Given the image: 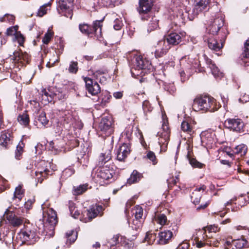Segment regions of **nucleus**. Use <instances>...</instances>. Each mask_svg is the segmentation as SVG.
<instances>
[{"label":"nucleus","instance_id":"obj_51","mask_svg":"<svg viewBox=\"0 0 249 249\" xmlns=\"http://www.w3.org/2000/svg\"><path fill=\"white\" fill-rule=\"evenodd\" d=\"M243 55L245 57H249V39H248L244 44Z\"/></svg>","mask_w":249,"mask_h":249},{"label":"nucleus","instance_id":"obj_6","mask_svg":"<svg viewBox=\"0 0 249 249\" xmlns=\"http://www.w3.org/2000/svg\"><path fill=\"white\" fill-rule=\"evenodd\" d=\"M99 129L103 137L110 136L113 132L112 119L106 117L103 118L99 123Z\"/></svg>","mask_w":249,"mask_h":249},{"label":"nucleus","instance_id":"obj_8","mask_svg":"<svg viewBox=\"0 0 249 249\" xmlns=\"http://www.w3.org/2000/svg\"><path fill=\"white\" fill-rule=\"evenodd\" d=\"M162 127V132H159L158 133V135L159 137L158 142L161 149L165 150L168 143L170 134L167 123L165 121H163Z\"/></svg>","mask_w":249,"mask_h":249},{"label":"nucleus","instance_id":"obj_52","mask_svg":"<svg viewBox=\"0 0 249 249\" xmlns=\"http://www.w3.org/2000/svg\"><path fill=\"white\" fill-rule=\"evenodd\" d=\"M189 162L190 164L193 167H197L199 168H201L202 167L203 164L199 162V161H197L195 159H191L189 160Z\"/></svg>","mask_w":249,"mask_h":249},{"label":"nucleus","instance_id":"obj_62","mask_svg":"<svg viewBox=\"0 0 249 249\" xmlns=\"http://www.w3.org/2000/svg\"><path fill=\"white\" fill-rule=\"evenodd\" d=\"M220 96L224 107H225L228 102V95L226 92H223L220 94Z\"/></svg>","mask_w":249,"mask_h":249},{"label":"nucleus","instance_id":"obj_29","mask_svg":"<svg viewBox=\"0 0 249 249\" xmlns=\"http://www.w3.org/2000/svg\"><path fill=\"white\" fill-rule=\"evenodd\" d=\"M142 177V175L141 174L136 170H134L131 174L130 178L127 179V183L130 185L136 183L140 180Z\"/></svg>","mask_w":249,"mask_h":249},{"label":"nucleus","instance_id":"obj_50","mask_svg":"<svg viewBox=\"0 0 249 249\" xmlns=\"http://www.w3.org/2000/svg\"><path fill=\"white\" fill-rule=\"evenodd\" d=\"M78 70L77 62L71 61L69 68V71L71 73H75Z\"/></svg>","mask_w":249,"mask_h":249},{"label":"nucleus","instance_id":"obj_37","mask_svg":"<svg viewBox=\"0 0 249 249\" xmlns=\"http://www.w3.org/2000/svg\"><path fill=\"white\" fill-rule=\"evenodd\" d=\"M11 56L12 57L11 59H13L14 60L22 62V60H23L24 56L27 57L28 54L26 53H21L19 52H15L13 53V56Z\"/></svg>","mask_w":249,"mask_h":249},{"label":"nucleus","instance_id":"obj_10","mask_svg":"<svg viewBox=\"0 0 249 249\" xmlns=\"http://www.w3.org/2000/svg\"><path fill=\"white\" fill-rule=\"evenodd\" d=\"M224 21L222 17H218L212 19L207 28L208 33L213 36L216 35L219 29L223 26Z\"/></svg>","mask_w":249,"mask_h":249},{"label":"nucleus","instance_id":"obj_54","mask_svg":"<svg viewBox=\"0 0 249 249\" xmlns=\"http://www.w3.org/2000/svg\"><path fill=\"white\" fill-rule=\"evenodd\" d=\"M18 26L11 27L7 29L6 34L8 36H15L18 32Z\"/></svg>","mask_w":249,"mask_h":249},{"label":"nucleus","instance_id":"obj_11","mask_svg":"<svg viewBox=\"0 0 249 249\" xmlns=\"http://www.w3.org/2000/svg\"><path fill=\"white\" fill-rule=\"evenodd\" d=\"M84 79L86 89L89 94L96 95L100 92L101 88L97 81H93L91 78L89 77H84Z\"/></svg>","mask_w":249,"mask_h":249},{"label":"nucleus","instance_id":"obj_30","mask_svg":"<svg viewBox=\"0 0 249 249\" xmlns=\"http://www.w3.org/2000/svg\"><path fill=\"white\" fill-rule=\"evenodd\" d=\"M11 135L9 133L3 132L0 136V144L5 147L10 143Z\"/></svg>","mask_w":249,"mask_h":249},{"label":"nucleus","instance_id":"obj_25","mask_svg":"<svg viewBox=\"0 0 249 249\" xmlns=\"http://www.w3.org/2000/svg\"><path fill=\"white\" fill-rule=\"evenodd\" d=\"M207 41L209 48L213 50L217 51L223 47V42L218 43L215 38L208 37Z\"/></svg>","mask_w":249,"mask_h":249},{"label":"nucleus","instance_id":"obj_14","mask_svg":"<svg viewBox=\"0 0 249 249\" xmlns=\"http://www.w3.org/2000/svg\"><path fill=\"white\" fill-rule=\"evenodd\" d=\"M248 241L245 238H241L237 240L227 241L225 244L226 249H240L244 247H249Z\"/></svg>","mask_w":249,"mask_h":249},{"label":"nucleus","instance_id":"obj_16","mask_svg":"<svg viewBox=\"0 0 249 249\" xmlns=\"http://www.w3.org/2000/svg\"><path fill=\"white\" fill-rule=\"evenodd\" d=\"M4 217L6 218L13 227H18L23 223V219L15 215V214L7 210L4 214Z\"/></svg>","mask_w":249,"mask_h":249},{"label":"nucleus","instance_id":"obj_36","mask_svg":"<svg viewBox=\"0 0 249 249\" xmlns=\"http://www.w3.org/2000/svg\"><path fill=\"white\" fill-rule=\"evenodd\" d=\"M156 234L152 231H148L146 233L144 241L147 242L149 245H152L155 241Z\"/></svg>","mask_w":249,"mask_h":249},{"label":"nucleus","instance_id":"obj_44","mask_svg":"<svg viewBox=\"0 0 249 249\" xmlns=\"http://www.w3.org/2000/svg\"><path fill=\"white\" fill-rule=\"evenodd\" d=\"M70 211L71 216L74 218H77L79 215L80 212L73 205L70 206Z\"/></svg>","mask_w":249,"mask_h":249},{"label":"nucleus","instance_id":"obj_24","mask_svg":"<svg viewBox=\"0 0 249 249\" xmlns=\"http://www.w3.org/2000/svg\"><path fill=\"white\" fill-rule=\"evenodd\" d=\"M19 235L20 237L22 238L24 241L33 240V241H36L37 238L36 233L30 230L21 231Z\"/></svg>","mask_w":249,"mask_h":249},{"label":"nucleus","instance_id":"obj_27","mask_svg":"<svg viewBox=\"0 0 249 249\" xmlns=\"http://www.w3.org/2000/svg\"><path fill=\"white\" fill-rule=\"evenodd\" d=\"M77 237V233L74 230L68 231L66 233V245L69 246L75 242Z\"/></svg>","mask_w":249,"mask_h":249},{"label":"nucleus","instance_id":"obj_57","mask_svg":"<svg viewBox=\"0 0 249 249\" xmlns=\"http://www.w3.org/2000/svg\"><path fill=\"white\" fill-rule=\"evenodd\" d=\"M74 173V170L71 168H68L65 169L62 173V176L65 177H70Z\"/></svg>","mask_w":249,"mask_h":249},{"label":"nucleus","instance_id":"obj_4","mask_svg":"<svg viewBox=\"0 0 249 249\" xmlns=\"http://www.w3.org/2000/svg\"><path fill=\"white\" fill-rule=\"evenodd\" d=\"M102 23L100 21H96L93 23V27H90L87 24H80L79 26L80 31L86 35L94 34L98 39L102 37L101 27Z\"/></svg>","mask_w":249,"mask_h":249},{"label":"nucleus","instance_id":"obj_28","mask_svg":"<svg viewBox=\"0 0 249 249\" xmlns=\"http://www.w3.org/2000/svg\"><path fill=\"white\" fill-rule=\"evenodd\" d=\"M49 172V171L47 169L38 168L35 172L36 179L38 182L41 183Z\"/></svg>","mask_w":249,"mask_h":249},{"label":"nucleus","instance_id":"obj_26","mask_svg":"<svg viewBox=\"0 0 249 249\" xmlns=\"http://www.w3.org/2000/svg\"><path fill=\"white\" fill-rule=\"evenodd\" d=\"M206 61L209 67L211 70L212 74L215 78H220L223 76V73L220 71L218 68L212 62L211 60L207 59Z\"/></svg>","mask_w":249,"mask_h":249},{"label":"nucleus","instance_id":"obj_22","mask_svg":"<svg viewBox=\"0 0 249 249\" xmlns=\"http://www.w3.org/2000/svg\"><path fill=\"white\" fill-rule=\"evenodd\" d=\"M103 207L100 205H92L87 212V216L90 220L96 217L102 212Z\"/></svg>","mask_w":249,"mask_h":249},{"label":"nucleus","instance_id":"obj_9","mask_svg":"<svg viewBox=\"0 0 249 249\" xmlns=\"http://www.w3.org/2000/svg\"><path fill=\"white\" fill-rule=\"evenodd\" d=\"M181 65L183 66V69L188 73V75H190L193 71L196 70L198 66L197 60L193 59L190 57H188L187 60L186 56L182 57L180 60Z\"/></svg>","mask_w":249,"mask_h":249},{"label":"nucleus","instance_id":"obj_55","mask_svg":"<svg viewBox=\"0 0 249 249\" xmlns=\"http://www.w3.org/2000/svg\"><path fill=\"white\" fill-rule=\"evenodd\" d=\"M15 36L19 45L20 46L23 45L24 42V38L23 36L20 33L17 32Z\"/></svg>","mask_w":249,"mask_h":249},{"label":"nucleus","instance_id":"obj_39","mask_svg":"<svg viewBox=\"0 0 249 249\" xmlns=\"http://www.w3.org/2000/svg\"><path fill=\"white\" fill-rule=\"evenodd\" d=\"M133 214L135 218L141 219L143 215V209L139 205L136 206L133 210Z\"/></svg>","mask_w":249,"mask_h":249},{"label":"nucleus","instance_id":"obj_32","mask_svg":"<svg viewBox=\"0 0 249 249\" xmlns=\"http://www.w3.org/2000/svg\"><path fill=\"white\" fill-rule=\"evenodd\" d=\"M247 146L244 144H241L237 145L235 148V153L240 155V156H244L247 152Z\"/></svg>","mask_w":249,"mask_h":249},{"label":"nucleus","instance_id":"obj_41","mask_svg":"<svg viewBox=\"0 0 249 249\" xmlns=\"http://www.w3.org/2000/svg\"><path fill=\"white\" fill-rule=\"evenodd\" d=\"M181 128L182 130L184 132H185L190 135L191 134L192 128L187 122L183 121L181 123Z\"/></svg>","mask_w":249,"mask_h":249},{"label":"nucleus","instance_id":"obj_56","mask_svg":"<svg viewBox=\"0 0 249 249\" xmlns=\"http://www.w3.org/2000/svg\"><path fill=\"white\" fill-rule=\"evenodd\" d=\"M53 36V34L48 31L44 35V37L42 39V41L44 44H48L50 40H51L52 37Z\"/></svg>","mask_w":249,"mask_h":249},{"label":"nucleus","instance_id":"obj_1","mask_svg":"<svg viewBox=\"0 0 249 249\" xmlns=\"http://www.w3.org/2000/svg\"><path fill=\"white\" fill-rule=\"evenodd\" d=\"M193 107L196 111L202 110L204 112H213L219 108V106L216 105L215 100L213 98L204 96L196 98L194 101Z\"/></svg>","mask_w":249,"mask_h":249},{"label":"nucleus","instance_id":"obj_31","mask_svg":"<svg viewBox=\"0 0 249 249\" xmlns=\"http://www.w3.org/2000/svg\"><path fill=\"white\" fill-rule=\"evenodd\" d=\"M24 191L22 189V185H19L16 187L14 193L13 199H18L20 200L24 196Z\"/></svg>","mask_w":249,"mask_h":249},{"label":"nucleus","instance_id":"obj_19","mask_svg":"<svg viewBox=\"0 0 249 249\" xmlns=\"http://www.w3.org/2000/svg\"><path fill=\"white\" fill-rule=\"evenodd\" d=\"M130 151L129 146L125 143L121 145L118 150L117 159L119 161L123 160L127 157Z\"/></svg>","mask_w":249,"mask_h":249},{"label":"nucleus","instance_id":"obj_18","mask_svg":"<svg viewBox=\"0 0 249 249\" xmlns=\"http://www.w3.org/2000/svg\"><path fill=\"white\" fill-rule=\"evenodd\" d=\"M138 11L140 14H146L149 12L152 7V0H139Z\"/></svg>","mask_w":249,"mask_h":249},{"label":"nucleus","instance_id":"obj_23","mask_svg":"<svg viewBox=\"0 0 249 249\" xmlns=\"http://www.w3.org/2000/svg\"><path fill=\"white\" fill-rule=\"evenodd\" d=\"M181 40L180 35L176 33H171L166 37L167 43L172 45L178 44L181 42Z\"/></svg>","mask_w":249,"mask_h":249},{"label":"nucleus","instance_id":"obj_21","mask_svg":"<svg viewBox=\"0 0 249 249\" xmlns=\"http://www.w3.org/2000/svg\"><path fill=\"white\" fill-rule=\"evenodd\" d=\"M111 159V152L110 149H107L102 153L98 159V165L100 166L105 165L109 162Z\"/></svg>","mask_w":249,"mask_h":249},{"label":"nucleus","instance_id":"obj_58","mask_svg":"<svg viewBox=\"0 0 249 249\" xmlns=\"http://www.w3.org/2000/svg\"><path fill=\"white\" fill-rule=\"evenodd\" d=\"M201 195V193L194 195V193H193L191 198L194 204H196L199 202Z\"/></svg>","mask_w":249,"mask_h":249},{"label":"nucleus","instance_id":"obj_45","mask_svg":"<svg viewBox=\"0 0 249 249\" xmlns=\"http://www.w3.org/2000/svg\"><path fill=\"white\" fill-rule=\"evenodd\" d=\"M142 108L145 114L148 112H150L152 110V107L151 106L149 102L147 100H145L142 103Z\"/></svg>","mask_w":249,"mask_h":249},{"label":"nucleus","instance_id":"obj_38","mask_svg":"<svg viewBox=\"0 0 249 249\" xmlns=\"http://www.w3.org/2000/svg\"><path fill=\"white\" fill-rule=\"evenodd\" d=\"M41 94L42 99L44 101L45 104L52 101L53 99L52 96L48 93L46 89H42L41 91Z\"/></svg>","mask_w":249,"mask_h":249},{"label":"nucleus","instance_id":"obj_20","mask_svg":"<svg viewBox=\"0 0 249 249\" xmlns=\"http://www.w3.org/2000/svg\"><path fill=\"white\" fill-rule=\"evenodd\" d=\"M173 236V233L169 230L161 231L159 233V239L158 242L160 244L164 245L168 243Z\"/></svg>","mask_w":249,"mask_h":249},{"label":"nucleus","instance_id":"obj_15","mask_svg":"<svg viewBox=\"0 0 249 249\" xmlns=\"http://www.w3.org/2000/svg\"><path fill=\"white\" fill-rule=\"evenodd\" d=\"M209 236L210 235L206 233V228L199 230L195 239L196 247L201 248L207 245L206 241L209 240Z\"/></svg>","mask_w":249,"mask_h":249},{"label":"nucleus","instance_id":"obj_64","mask_svg":"<svg viewBox=\"0 0 249 249\" xmlns=\"http://www.w3.org/2000/svg\"><path fill=\"white\" fill-rule=\"evenodd\" d=\"M63 118L64 123L69 124L71 122L72 117L71 114H70L69 113L67 114L66 113H65V116L63 117Z\"/></svg>","mask_w":249,"mask_h":249},{"label":"nucleus","instance_id":"obj_33","mask_svg":"<svg viewBox=\"0 0 249 249\" xmlns=\"http://www.w3.org/2000/svg\"><path fill=\"white\" fill-rule=\"evenodd\" d=\"M88 189V185L82 184L77 187H74L73 194L74 195H79L85 192Z\"/></svg>","mask_w":249,"mask_h":249},{"label":"nucleus","instance_id":"obj_61","mask_svg":"<svg viewBox=\"0 0 249 249\" xmlns=\"http://www.w3.org/2000/svg\"><path fill=\"white\" fill-rule=\"evenodd\" d=\"M206 243L207 245H209L210 246H213L214 247L218 246V241L216 239H215L214 238H211L210 236H209V240L208 241H206Z\"/></svg>","mask_w":249,"mask_h":249},{"label":"nucleus","instance_id":"obj_47","mask_svg":"<svg viewBox=\"0 0 249 249\" xmlns=\"http://www.w3.org/2000/svg\"><path fill=\"white\" fill-rule=\"evenodd\" d=\"M15 20V17L12 15L9 14H5L2 17L0 18V21H7L10 23H13Z\"/></svg>","mask_w":249,"mask_h":249},{"label":"nucleus","instance_id":"obj_53","mask_svg":"<svg viewBox=\"0 0 249 249\" xmlns=\"http://www.w3.org/2000/svg\"><path fill=\"white\" fill-rule=\"evenodd\" d=\"M47 6L48 5L45 4L40 7L37 13L38 16L41 17L46 14L47 11Z\"/></svg>","mask_w":249,"mask_h":249},{"label":"nucleus","instance_id":"obj_35","mask_svg":"<svg viewBox=\"0 0 249 249\" xmlns=\"http://www.w3.org/2000/svg\"><path fill=\"white\" fill-rule=\"evenodd\" d=\"M18 122L22 125L27 126L29 123V118L28 115L26 113H23L18 116Z\"/></svg>","mask_w":249,"mask_h":249},{"label":"nucleus","instance_id":"obj_48","mask_svg":"<svg viewBox=\"0 0 249 249\" xmlns=\"http://www.w3.org/2000/svg\"><path fill=\"white\" fill-rule=\"evenodd\" d=\"M158 27V21L157 19L152 18V20L150 21V23L148 24V31H151L156 29Z\"/></svg>","mask_w":249,"mask_h":249},{"label":"nucleus","instance_id":"obj_17","mask_svg":"<svg viewBox=\"0 0 249 249\" xmlns=\"http://www.w3.org/2000/svg\"><path fill=\"white\" fill-rule=\"evenodd\" d=\"M155 56L156 57H161L165 55L170 47L165 43V40H160L158 42L157 46L156 47Z\"/></svg>","mask_w":249,"mask_h":249},{"label":"nucleus","instance_id":"obj_60","mask_svg":"<svg viewBox=\"0 0 249 249\" xmlns=\"http://www.w3.org/2000/svg\"><path fill=\"white\" fill-rule=\"evenodd\" d=\"M114 23L113 27L116 30H120L123 25L122 21L118 18H116L114 20Z\"/></svg>","mask_w":249,"mask_h":249},{"label":"nucleus","instance_id":"obj_63","mask_svg":"<svg viewBox=\"0 0 249 249\" xmlns=\"http://www.w3.org/2000/svg\"><path fill=\"white\" fill-rule=\"evenodd\" d=\"M207 230L208 231V233L211 232L215 233L219 231V228L215 225H211L207 228Z\"/></svg>","mask_w":249,"mask_h":249},{"label":"nucleus","instance_id":"obj_3","mask_svg":"<svg viewBox=\"0 0 249 249\" xmlns=\"http://www.w3.org/2000/svg\"><path fill=\"white\" fill-rule=\"evenodd\" d=\"M42 210L44 220L45 221L44 232L46 236L51 237L54 235V226L57 222L56 213L52 208H49L46 213L43 207Z\"/></svg>","mask_w":249,"mask_h":249},{"label":"nucleus","instance_id":"obj_43","mask_svg":"<svg viewBox=\"0 0 249 249\" xmlns=\"http://www.w3.org/2000/svg\"><path fill=\"white\" fill-rule=\"evenodd\" d=\"M142 226V221L140 218H135L133 220L130 227L135 230H138Z\"/></svg>","mask_w":249,"mask_h":249},{"label":"nucleus","instance_id":"obj_2","mask_svg":"<svg viewBox=\"0 0 249 249\" xmlns=\"http://www.w3.org/2000/svg\"><path fill=\"white\" fill-rule=\"evenodd\" d=\"M101 166L95 173L93 174V178L96 182L103 185L114 180L113 176L115 174V171L113 166L110 167L106 165Z\"/></svg>","mask_w":249,"mask_h":249},{"label":"nucleus","instance_id":"obj_49","mask_svg":"<svg viewBox=\"0 0 249 249\" xmlns=\"http://www.w3.org/2000/svg\"><path fill=\"white\" fill-rule=\"evenodd\" d=\"M148 159L152 162L153 165H155L157 163V160L155 153L152 151H148L146 155Z\"/></svg>","mask_w":249,"mask_h":249},{"label":"nucleus","instance_id":"obj_34","mask_svg":"<svg viewBox=\"0 0 249 249\" xmlns=\"http://www.w3.org/2000/svg\"><path fill=\"white\" fill-rule=\"evenodd\" d=\"M200 137L202 143L206 145H209L212 143L213 140L211 137V135L209 133H202Z\"/></svg>","mask_w":249,"mask_h":249},{"label":"nucleus","instance_id":"obj_13","mask_svg":"<svg viewBox=\"0 0 249 249\" xmlns=\"http://www.w3.org/2000/svg\"><path fill=\"white\" fill-rule=\"evenodd\" d=\"M211 0H195V7L192 11L194 16H196L204 11H207L210 4Z\"/></svg>","mask_w":249,"mask_h":249},{"label":"nucleus","instance_id":"obj_42","mask_svg":"<svg viewBox=\"0 0 249 249\" xmlns=\"http://www.w3.org/2000/svg\"><path fill=\"white\" fill-rule=\"evenodd\" d=\"M38 120L45 127L49 123V120L46 118V114L44 112H41L40 113L38 116Z\"/></svg>","mask_w":249,"mask_h":249},{"label":"nucleus","instance_id":"obj_46","mask_svg":"<svg viewBox=\"0 0 249 249\" xmlns=\"http://www.w3.org/2000/svg\"><path fill=\"white\" fill-rule=\"evenodd\" d=\"M167 217L164 214H160L157 216L156 221L158 223L161 225H164L166 224Z\"/></svg>","mask_w":249,"mask_h":249},{"label":"nucleus","instance_id":"obj_59","mask_svg":"<svg viewBox=\"0 0 249 249\" xmlns=\"http://www.w3.org/2000/svg\"><path fill=\"white\" fill-rule=\"evenodd\" d=\"M239 101L242 103H245L249 101V95L247 94L246 93H242L241 97L239 99Z\"/></svg>","mask_w":249,"mask_h":249},{"label":"nucleus","instance_id":"obj_40","mask_svg":"<svg viewBox=\"0 0 249 249\" xmlns=\"http://www.w3.org/2000/svg\"><path fill=\"white\" fill-rule=\"evenodd\" d=\"M105 73L101 71H97L94 73V76L97 80H99L101 83H105L107 81L106 77L104 76Z\"/></svg>","mask_w":249,"mask_h":249},{"label":"nucleus","instance_id":"obj_5","mask_svg":"<svg viewBox=\"0 0 249 249\" xmlns=\"http://www.w3.org/2000/svg\"><path fill=\"white\" fill-rule=\"evenodd\" d=\"M224 125L231 131L239 133L244 132V123L240 119H227L225 121Z\"/></svg>","mask_w":249,"mask_h":249},{"label":"nucleus","instance_id":"obj_7","mask_svg":"<svg viewBox=\"0 0 249 249\" xmlns=\"http://www.w3.org/2000/svg\"><path fill=\"white\" fill-rule=\"evenodd\" d=\"M73 0H59L57 4V10L59 14L65 12V17L72 18V8Z\"/></svg>","mask_w":249,"mask_h":249},{"label":"nucleus","instance_id":"obj_12","mask_svg":"<svg viewBox=\"0 0 249 249\" xmlns=\"http://www.w3.org/2000/svg\"><path fill=\"white\" fill-rule=\"evenodd\" d=\"M134 69L136 70L146 71L151 70V65L150 62L141 56H135L134 61Z\"/></svg>","mask_w":249,"mask_h":249}]
</instances>
